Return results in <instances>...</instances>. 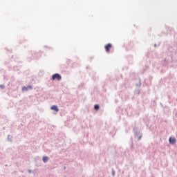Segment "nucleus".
<instances>
[{"instance_id": "20e7f679", "label": "nucleus", "mask_w": 177, "mask_h": 177, "mask_svg": "<svg viewBox=\"0 0 177 177\" xmlns=\"http://www.w3.org/2000/svg\"><path fill=\"white\" fill-rule=\"evenodd\" d=\"M28 88L32 89V87L31 86H28V87L24 86L22 88V91H23V92H26V91H28Z\"/></svg>"}, {"instance_id": "f03ea898", "label": "nucleus", "mask_w": 177, "mask_h": 177, "mask_svg": "<svg viewBox=\"0 0 177 177\" xmlns=\"http://www.w3.org/2000/svg\"><path fill=\"white\" fill-rule=\"evenodd\" d=\"M112 45L111 44H108L105 46V50L107 53H110V49H111Z\"/></svg>"}, {"instance_id": "f257e3e1", "label": "nucleus", "mask_w": 177, "mask_h": 177, "mask_svg": "<svg viewBox=\"0 0 177 177\" xmlns=\"http://www.w3.org/2000/svg\"><path fill=\"white\" fill-rule=\"evenodd\" d=\"M52 80L53 81H55V80H57V81H60V80H62V76L60 75V74L55 73L53 75Z\"/></svg>"}, {"instance_id": "423d86ee", "label": "nucleus", "mask_w": 177, "mask_h": 177, "mask_svg": "<svg viewBox=\"0 0 177 177\" xmlns=\"http://www.w3.org/2000/svg\"><path fill=\"white\" fill-rule=\"evenodd\" d=\"M48 160H49V158L48 156H44L43 157L44 162H48Z\"/></svg>"}, {"instance_id": "0eeeda50", "label": "nucleus", "mask_w": 177, "mask_h": 177, "mask_svg": "<svg viewBox=\"0 0 177 177\" xmlns=\"http://www.w3.org/2000/svg\"><path fill=\"white\" fill-rule=\"evenodd\" d=\"M100 107V106L98 104H96V105H95L94 109H95V110H99Z\"/></svg>"}, {"instance_id": "39448f33", "label": "nucleus", "mask_w": 177, "mask_h": 177, "mask_svg": "<svg viewBox=\"0 0 177 177\" xmlns=\"http://www.w3.org/2000/svg\"><path fill=\"white\" fill-rule=\"evenodd\" d=\"M51 110H55L57 113L59 111V108H57V106L53 105L51 106Z\"/></svg>"}, {"instance_id": "1a4fd4ad", "label": "nucleus", "mask_w": 177, "mask_h": 177, "mask_svg": "<svg viewBox=\"0 0 177 177\" xmlns=\"http://www.w3.org/2000/svg\"><path fill=\"white\" fill-rule=\"evenodd\" d=\"M29 174H31V170H28Z\"/></svg>"}, {"instance_id": "7ed1b4c3", "label": "nucleus", "mask_w": 177, "mask_h": 177, "mask_svg": "<svg viewBox=\"0 0 177 177\" xmlns=\"http://www.w3.org/2000/svg\"><path fill=\"white\" fill-rule=\"evenodd\" d=\"M169 142L171 145H174L176 142V138L171 137L169 140Z\"/></svg>"}, {"instance_id": "6e6552de", "label": "nucleus", "mask_w": 177, "mask_h": 177, "mask_svg": "<svg viewBox=\"0 0 177 177\" xmlns=\"http://www.w3.org/2000/svg\"><path fill=\"white\" fill-rule=\"evenodd\" d=\"M0 88H1V89H4L5 85H3V84L0 85Z\"/></svg>"}]
</instances>
